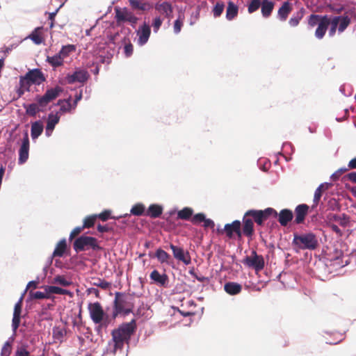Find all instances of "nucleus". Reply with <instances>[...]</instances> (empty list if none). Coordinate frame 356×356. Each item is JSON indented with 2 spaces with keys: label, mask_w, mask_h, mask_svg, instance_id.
Listing matches in <instances>:
<instances>
[{
  "label": "nucleus",
  "mask_w": 356,
  "mask_h": 356,
  "mask_svg": "<svg viewBox=\"0 0 356 356\" xmlns=\"http://www.w3.org/2000/svg\"><path fill=\"white\" fill-rule=\"evenodd\" d=\"M136 328V321L133 319L114 329L111 332L112 339L108 341L106 346V353L113 355L122 354V356H127L129 341Z\"/></svg>",
  "instance_id": "obj_1"
},
{
  "label": "nucleus",
  "mask_w": 356,
  "mask_h": 356,
  "mask_svg": "<svg viewBox=\"0 0 356 356\" xmlns=\"http://www.w3.org/2000/svg\"><path fill=\"white\" fill-rule=\"evenodd\" d=\"M292 244L301 250H315L318 245V238L312 232L294 234Z\"/></svg>",
  "instance_id": "obj_2"
},
{
  "label": "nucleus",
  "mask_w": 356,
  "mask_h": 356,
  "mask_svg": "<svg viewBox=\"0 0 356 356\" xmlns=\"http://www.w3.org/2000/svg\"><path fill=\"white\" fill-rule=\"evenodd\" d=\"M73 248L76 253L90 249L95 251L102 249L96 238L86 235L79 236L74 241Z\"/></svg>",
  "instance_id": "obj_3"
},
{
  "label": "nucleus",
  "mask_w": 356,
  "mask_h": 356,
  "mask_svg": "<svg viewBox=\"0 0 356 356\" xmlns=\"http://www.w3.org/2000/svg\"><path fill=\"white\" fill-rule=\"evenodd\" d=\"M114 11L115 19L118 26H120L124 22H129L133 28L136 27L138 18L127 8H121L115 6Z\"/></svg>",
  "instance_id": "obj_4"
},
{
  "label": "nucleus",
  "mask_w": 356,
  "mask_h": 356,
  "mask_svg": "<svg viewBox=\"0 0 356 356\" xmlns=\"http://www.w3.org/2000/svg\"><path fill=\"white\" fill-rule=\"evenodd\" d=\"M245 216H250L252 217L258 225H262L264 222L270 216L277 218V212L273 208L268 207L264 210H248L245 212Z\"/></svg>",
  "instance_id": "obj_5"
},
{
  "label": "nucleus",
  "mask_w": 356,
  "mask_h": 356,
  "mask_svg": "<svg viewBox=\"0 0 356 356\" xmlns=\"http://www.w3.org/2000/svg\"><path fill=\"white\" fill-rule=\"evenodd\" d=\"M62 92V88L58 86L51 88L47 89L42 96L37 95L35 97V101L40 104V106L46 108V106L51 101L56 99Z\"/></svg>",
  "instance_id": "obj_6"
},
{
  "label": "nucleus",
  "mask_w": 356,
  "mask_h": 356,
  "mask_svg": "<svg viewBox=\"0 0 356 356\" xmlns=\"http://www.w3.org/2000/svg\"><path fill=\"white\" fill-rule=\"evenodd\" d=\"M90 77V74L86 70L81 68H76L72 74H67L65 76V80L68 84H73L74 83H79L83 84Z\"/></svg>",
  "instance_id": "obj_7"
},
{
  "label": "nucleus",
  "mask_w": 356,
  "mask_h": 356,
  "mask_svg": "<svg viewBox=\"0 0 356 356\" xmlns=\"http://www.w3.org/2000/svg\"><path fill=\"white\" fill-rule=\"evenodd\" d=\"M243 264L248 267L254 268L256 271H260L264 268V259L262 255L257 254V252L253 250L251 256H247L243 260Z\"/></svg>",
  "instance_id": "obj_8"
},
{
  "label": "nucleus",
  "mask_w": 356,
  "mask_h": 356,
  "mask_svg": "<svg viewBox=\"0 0 356 356\" xmlns=\"http://www.w3.org/2000/svg\"><path fill=\"white\" fill-rule=\"evenodd\" d=\"M88 310L90 318L95 324L102 322L105 313L99 302L89 303Z\"/></svg>",
  "instance_id": "obj_9"
},
{
  "label": "nucleus",
  "mask_w": 356,
  "mask_h": 356,
  "mask_svg": "<svg viewBox=\"0 0 356 356\" xmlns=\"http://www.w3.org/2000/svg\"><path fill=\"white\" fill-rule=\"evenodd\" d=\"M113 304V318H115L120 314L124 313V314H128L131 312L129 309L124 308L125 300L124 298V294L120 292L115 293Z\"/></svg>",
  "instance_id": "obj_10"
},
{
  "label": "nucleus",
  "mask_w": 356,
  "mask_h": 356,
  "mask_svg": "<svg viewBox=\"0 0 356 356\" xmlns=\"http://www.w3.org/2000/svg\"><path fill=\"white\" fill-rule=\"evenodd\" d=\"M154 8L159 15L167 18L168 22H170L173 14V7L170 1H158L154 4Z\"/></svg>",
  "instance_id": "obj_11"
},
{
  "label": "nucleus",
  "mask_w": 356,
  "mask_h": 356,
  "mask_svg": "<svg viewBox=\"0 0 356 356\" xmlns=\"http://www.w3.org/2000/svg\"><path fill=\"white\" fill-rule=\"evenodd\" d=\"M29 138L27 131L24 134L21 146L19 149L18 163L24 164L29 159Z\"/></svg>",
  "instance_id": "obj_12"
},
{
  "label": "nucleus",
  "mask_w": 356,
  "mask_h": 356,
  "mask_svg": "<svg viewBox=\"0 0 356 356\" xmlns=\"http://www.w3.org/2000/svg\"><path fill=\"white\" fill-rule=\"evenodd\" d=\"M22 300L23 295L19 298L18 301L15 303L13 311V316L12 319V330L13 334H15L21 322V314L22 309Z\"/></svg>",
  "instance_id": "obj_13"
},
{
  "label": "nucleus",
  "mask_w": 356,
  "mask_h": 356,
  "mask_svg": "<svg viewBox=\"0 0 356 356\" xmlns=\"http://www.w3.org/2000/svg\"><path fill=\"white\" fill-rule=\"evenodd\" d=\"M22 78H25V80H27V82L30 83L40 85L42 82L45 81V77L42 72L38 69H33L29 70L24 76H21Z\"/></svg>",
  "instance_id": "obj_14"
},
{
  "label": "nucleus",
  "mask_w": 356,
  "mask_h": 356,
  "mask_svg": "<svg viewBox=\"0 0 356 356\" xmlns=\"http://www.w3.org/2000/svg\"><path fill=\"white\" fill-rule=\"evenodd\" d=\"M136 34L138 36L137 44L140 47L145 45L147 42L151 34L149 25L144 22L136 31Z\"/></svg>",
  "instance_id": "obj_15"
},
{
  "label": "nucleus",
  "mask_w": 356,
  "mask_h": 356,
  "mask_svg": "<svg viewBox=\"0 0 356 356\" xmlns=\"http://www.w3.org/2000/svg\"><path fill=\"white\" fill-rule=\"evenodd\" d=\"M170 248L175 259L182 261L185 265H189L191 264V259L188 252H185L182 248L173 244H170Z\"/></svg>",
  "instance_id": "obj_16"
},
{
  "label": "nucleus",
  "mask_w": 356,
  "mask_h": 356,
  "mask_svg": "<svg viewBox=\"0 0 356 356\" xmlns=\"http://www.w3.org/2000/svg\"><path fill=\"white\" fill-rule=\"evenodd\" d=\"M240 220H235L232 223H227L224 227V232L229 238H232L235 233L238 237H241L242 232L241 229Z\"/></svg>",
  "instance_id": "obj_17"
},
{
  "label": "nucleus",
  "mask_w": 356,
  "mask_h": 356,
  "mask_svg": "<svg viewBox=\"0 0 356 356\" xmlns=\"http://www.w3.org/2000/svg\"><path fill=\"white\" fill-rule=\"evenodd\" d=\"M309 206L306 204H298L294 211L295 220L294 222L297 225L304 222L305 218L309 211Z\"/></svg>",
  "instance_id": "obj_18"
},
{
  "label": "nucleus",
  "mask_w": 356,
  "mask_h": 356,
  "mask_svg": "<svg viewBox=\"0 0 356 356\" xmlns=\"http://www.w3.org/2000/svg\"><path fill=\"white\" fill-rule=\"evenodd\" d=\"M330 24V18L327 15H323L322 21L320 22L316 29L315 37L318 40H321L324 37Z\"/></svg>",
  "instance_id": "obj_19"
},
{
  "label": "nucleus",
  "mask_w": 356,
  "mask_h": 356,
  "mask_svg": "<svg viewBox=\"0 0 356 356\" xmlns=\"http://www.w3.org/2000/svg\"><path fill=\"white\" fill-rule=\"evenodd\" d=\"M292 3L289 1H284L281 7L278 9L277 18L281 22H285L289 15L292 11Z\"/></svg>",
  "instance_id": "obj_20"
},
{
  "label": "nucleus",
  "mask_w": 356,
  "mask_h": 356,
  "mask_svg": "<svg viewBox=\"0 0 356 356\" xmlns=\"http://www.w3.org/2000/svg\"><path fill=\"white\" fill-rule=\"evenodd\" d=\"M278 222L282 226H286L293 218V213L289 209H283L277 213Z\"/></svg>",
  "instance_id": "obj_21"
},
{
  "label": "nucleus",
  "mask_w": 356,
  "mask_h": 356,
  "mask_svg": "<svg viewBox=\"0 0 356 356\" xmlns=\"http://www.w3.org/2000/svg\"><path fill=\"white\" fill-rule=\"evenodd\" d=\"M149 277L154 283L161 286H166L169 280L165 273L161 274L157 270H152Z\"/></svg>",
  "instance_id": "obj_22"
},
{
  "label": "nucleus",
  "mask_w": 356,
  "mask_h": 356,
  "mask_svg": "<svg viewBox=\"0 0 356 356\" xmlns=\"http://www.w3.org/2000/svg\"><path fill=\"white\" fill-rule=\"evenodd\" d=\"M224 290L230 296H236L241 292L242 285L234 282H227L224 285Z\"/></svg>",
  "instance_id": "obj_23"
},
{
  "label": "nucleus",
  "mask_w": 356,
  "mask_h": 356,
  "mask_svg": "<svg viewBox=\"0 0 356 356\" xmlns=\"http://www.w3.org/2000/svg\"><path fill=\"white\" fill-rule=\"evenodd\" d=\"M131 8L134 10L147 11L152 8V5L142 0H129Z\"/></svg>",
  "instance_id": "obj_24"
},
{
  "label": "nucleus",
  "mask_w": 356,
  "mask_h": 356,
  "mask_svg": "<svg viewBox=\"0 0 356 356\" xmlns=\"http://www.w3.org/2000/svg\"><path fill=\"white\" fill-rule=\"evenodd\" d=\"M249 216L244 215L243 218V226L241 232L246 236L251 237L254 233V223L251 218H248Z\"/></svg>",
  "instance_id": "obj_25"
},
{
  "label": "nucleus",
  "mask_w": 356,
  "mask_h": 356,
  "mask_svg": "<svg viewBox=\"0 0 356 356\" xmlns=\"http://www.w3.org/2000/svg\"><path fill=\"white\" fill-rule=\"evenodd\" d=\"M163 207L158 204H152L146 211L145 215L152 218H157L161 216Z\"/></svg>",
  "instance_id": "obj_26"
},
{
  "label": "nucleus",
  "mask_w": 356,
  "mask_h": 356,
  "mask_svg": "<svg viewBox=\"0 0 356 356\" xmlns=\"http://www.w3.org/2000/svg\"><path fill=\"white\" fill-rule=\"evenodd\" d=\"M44 126L40 120L31 123V136L33 140H36L42 133Z\"/></svg>",
  "instance_id": "obj_27"
},
{
  "label": "nucleus",
  "mask_w": 356,
  "mask_h": 356,
  "mask_svg": "<svg viewBox=\"0 0 356 356\" xmlns=\"http://www.w3.org/2000/svg\"><path fill=\"white\" fill-rule=\"evenodd\" d=\"M24 108L26 110V113L30 116H35L39 112H43L45 107L40 106L39 103H31L29 104H24Z\"/></svg>",
  "instance_id": "obj_28"
},
{
  "label": "nucleus",
  "mask_w": 356,
  "mask_h": 356,
  "mask_svg": "<svg viewBox=\"0 0 356 356\" xmlns=\"http://www.w3.org/2000/svg\"><path fill=\"white\" fill-rule=\"evenodd\" d=\"M305 13V9L302 7L300 9L294 13L289 20V24L291 27H296L300 20L303 18Z\"/></svg>",
  "instance_id": "obj_29"
},
{
  "label": "nucleus",
  "mask_w": 356,
  "mask_h": 356,
  "mask_svg": "<svg viewBox=\"0 0 356 356\" xmlns=\"http://www.w3.org/2000/svg\"><path fill=\"white\" fill-rule=\"evenodd\" d=\"M332 186V184L328 182H325L323 184H321L316 189L314 192V207L318 205L319 200L322 196V193L323 191L327 190L330 186Z\"/></svg>",
  "instance_id": "obj_30"
},
{
  "label": "nucleus",
  "mask_w": 356,
  "mask_h": 356,
  "mask_svg": "<svg viewBox=\"0 0 356 356\" xmlns=\"http://www.w3.org/2000/svg\"><path fill=\"white\" fill-rule=\"evenodd\" d=\"M238 6L232 1L227 3L226 10V19L229 21L234 19L238 15Z\"/></svg>",
  "instance_id": "obj_31"
},
{
  "label": "nucleus",
  "mask_w": 356,
  "mask_h": 356,
  "mask_svg": "<svg viewBox=\"0 0 356 356\" xmlns=\"http://www.w3.org/2000/svg\"><path fill=\"white\" fill-rule=\"evenodd\" d=\"M275 3L269 0H263V3L261 6V15L264 18H268L270 16Z\"/></svg>",
  "instance_id": "obj_32"
},
{
  "label": "nucleus",
  "mask_w": 356,
  "mask_h": 356,
  "mask_svg": "<svg viewBox=\"0 0 356 356\" xmlns=\"http://www.w3.org/2000/svg\"><path fill=\"white\" fill-rule=\"evenodd\" d=\"M67 248V241L65 238L61 239L57 244L56 248L54 249L52 257H63L65 251Z\"/></svg>",
  "instance_id": "obj_33"
},
{
  "label": "nucleus",
  "mask_w": 356,
  "mask_h": 356,
  "mask_svg": "<svg viewBox=\"0 0 356 356\" xmlns=\"http://www.w3.org/2000/svg\"><path fill=\"white\" fill-rule=\"evenodd\" d=\"M46 61L54 68L63 65L64 60L57 53L53 56H47Z\"/></svg>",
  "instance_id": "obj_34"
},
{
  "label": "nucleus",
  "mask_w": 356,
  "mask_h": 356,
  "mask_svg": "<svg viewBox=\"0 0 356 356\" xmlns=\"http://www.w3.org/2000/svg\"><path fill=\"white\" fill-rule=\"evenodd\" d=\"M155 257L161 264H169V259H171L170 255L161 248L156 250Z\"/></svg>",
  "instance_id": "obj_35"
},
{
  "label": "nucleus",
  "mask_w": 356,
  "mask_h": 356,
  "mask_svg": "<svg viewBox=\"0 0 356 356\" xmlns=\"http://www.w3.org/2000/svg\"><path fill=\"white\" fill-rule=\"evenodd\" d=\"M193 209L191 207H184L177 212V218L184 220H188L192 218Z\"/></svg>",
  "instance_id": "obj_36"
},
{
  "label": "nucleus",
  "mask_w": 356,
  "mask_h": 356,
  "mask_svg": "<svg viewBox=\"0 0 356 356\" xmlns=\"http://www.w3.org/2000/svg\"><path fill=\"white\" fill-rule=\"evenodd\" d=\"M60 115L59 113H49L47 116V122L46 127H48L52 129H54L56 125L60 121Z\"/></svg>",
  "instance_id": "obj_37"
},
{
  "label": "nucleus",
  "mask_w": 356,
  "mask_h": 356,
  "mask_svg": "<svg viewBox=\"0 0 356 356\" xmlns=\"http://www.w3.org/2000/svg\"><path fill=\"white\" fill-rule=\"evenodd\" d=\"M30 86L31 85L27 82V80H25V78H22L20 76L19 87L16 90L18 97H21L26 91H29Z\"/></svg>",
  "instance_id": "obj_38"
},
{
  "label": "nucleus",
  "mask_w": 356,
  "mask_h": 356,
  "mask_svg": "<svg viewBox=\"0 0 356 356\" xmlns=\"http://www.w3.org/2000/svg\"><path fill=\"white\" fill-rule=\"evenodd\" d=\"M65 334V331L63 328L55 326L52 329V337L55 341L62 342Z\"/></svg>",
  "instance_id": "obj_39"
},
{
  "label": "nucleus",
  "mask_w": 356,
  "mask_h": 356,
  "mask_svg": "<svg viewBox=\"0 0 356 356\" xmlns=\"http://www.w3.org/2000/svg\"><path fill=\"white\" fill-rule=\"evenodd\" d=\"M43 29L42 26L35 28L32 33L29 35L30 38L35 44H40L43 42V38L39 35L38 32Z\"/></svg>",
  "instance_id": "obj_40"
},
{
  "label": "nucleus",
  "mask_w": 356,
  "mask_h": 356,
  "mask_svg": "<svg viewBox=\"0 0 356 356\" xmlns=\"http://www.w3.org/2000/svg\"><path fill=\"white\" fill-rule=\"evenodd\" d=\"M341 18H339L338 31L339 33L343 32L346 28L350 24L351 19L348 15H340Z\"/></svg>",
  "instance_id": "obj_41"
},
{
  "label": "nucleus",
  "mask_w": 356,
  "mask_h": 356,
  "mask_svg": "<svg viewBox=\"0 0 356 356\" xmlns=\"http://www.w3.org/2000/svg\"><path fill=\"white\" fill-rule=\"evenodd\" d=\"M75 49L76 47L74 44L63 45L58 54L64 60L66 57H67L70 55V53L75 51Z\"/></svg>",
  "instance_id": "obj_42"
},
{
  "label": "nucleus",
  "mask_w": 356,
  "mask_h": 356,
  "mask_svg": "<svg viewBox=\"0 0 356 356\" xmlns=\"http://www.w3.org/2000/svg\"><path fill=\"white\" fill-rule=\"evenodd\" d=\"M145 205L142 203H138L132 207V208L130 210V213L132 215H134L136 216H140L145 213Z\"/></svg>",
  "instance_id": "obj_43"
},
{
  "label": "nucleus",
  "mask_w": 356,
  "mask_h": 356,
  "mask_svg": "<svg viewBox=\"0 0 356 356\" xmlns=\"http://www.w3.org/2000/svg\"><path fill=\"white\" fill-rule=\"evenodd\" d=\"M339 18L341 16H335L332 19H330V29L329 30V36L333 37L336 33L337 29H338V24L339 22Z\"/></svg>",
  "instance_id": "obj_44"
},
{
  "label": "nucleus",
  "mask_w": 356,
  "mask_h": 356,
  "mask_svg": "<svg viewBox=\"0 0 356 356\" xmlns=\"http://www.w3.org/2000/svg\"><path fill=\"white\" fill-rule=\"evenodd\" d=\"M224 9L225 3L221 1H218L212 10L213 17L216 18L219 17L222 15Z\"/></svg>",
  "instance_id": "obj_45"
},
{
  "label": "nucleus",
  "mask_w": 356,
  "mask_h": 356,
  "mask_svg": "<svg viewBox=\"0 0 356 356\" xmlns=\"http://www.w3.org/2000/svg\"><path fill=\"white\" fill-rule=\"evenodd\" d=\"M323 15L312 14L308 17V24L309 26L314 27L318 25L320 22L322 21Z\"/></svg>",
  "instance_id": "obj_46"
},
{
  "label": "nucleus",
  "mask_w": 356,
  "mask_h": 356,
  "mask_svg": "<svg viewBox=\"0 0 356 356\" xmlns=\"http://www.w3.org/2000/svg\"><path fill=\"white\" fill-rule=\"evenodd\" d=\"M263 3V0H251L248 4V10L249 13H252L257 10Z\"/></svg>",
  "instance_id": "obj_47"
},
{
  "label": "nucleus",
  "mask_w": 356,
  "mask_h": 356,
  "mask_svg": "<svg viewBox=\"0 0 356 356\" xmlns=\"http://www.w3.org/2000/svg\"><path fill=\"white\" fill-rule=\"evenodd\" d=\"M54 283L60 284L63 286H68L72 284V282L66 280L63 275H56L54 278Z\"/></svg>",
  "instance_id": "obj_48"
},
{
  "label": "nucleus",
  "mask_w": 356,
  "mask_h": 356,
  "mask_svg": "<svg viewBox=\"0 0 356 356\" xmlns=\"http://www.w3.org/2000/svg\"><path fill=\"white\" fill-rule=\"evenodd\" d=\"M92 285L95 286L100 287L102 289L106 290L111 286V284L110 282L106 281L105 280L99 278V279H97L92 283Z\"/></svg>",
  "instance_id": "obj_49"
},
{
  "label": "nucleus",
  "mask_w": 356,
  "mask_h": 356,
  "mask_svg": "<svg viewBox=\"0 0 356 356\" xmlns=\"http://www.w3.org/2000/svg\"><path fill=\"white\" fill-rule=\"evenodd\" d=\"M333 218L334 220L339 221L340 225L343 227H346L349 220V217L345 213L341 215H334Z\"/></svg>",
  "instance_id": "obj_50"
},
{
  "label": "nucleus",
  "mask_w": 356,
  "mask_h": 356,
  "mask_svg": "<svg viewBox=\"0 0 356 356\" xmlns=\"http://www.w3.org/2000/svg\"><path fill=\"white\" fill-rule=\"evenodd\" d=\"M97 218V215H92V216H88L86 217L83 220V226L84 227V228L85 227L89 228V227H92L94 225L95 222Z\"/></svg>",
  "instance_id": "obj_51"
},
{
  "label": "nucleus",
  "mask_w": 356,
  "mask_h": 356,
  "mask_svg": "<svg viewBox=\"0 0 356 356\" xmlns=\"http://www.w3.org/2000/svg\"><path fill=\"white\" fill-rule=\"evenodd\" d=\"M126 40H127V37H124L123 41L124 42H125ZM127 40H129V38H127ZM133 50H134V47H133L132 44L130 42V41H129L128 43H125L124 47V53L126 57L131 56L133 54Z\"/></svg>",
  "instance_id": "obj_52"
},
{
  "label": "nucleus",
  "mask_w": 356,
  "mask_h": 356,
  "mask_svg": "<svg viewBox=\"0 0 356 356\" xmlns=\"http://www.w3.org/2000/svg\"><path fill=\"white\" fill-rule=\"evenodd\" d=\"M205 217L206 215L204 213H198L193 215L191 221L193 225H197L202 222L203 220H204Z\"/></svg>",
  "instance_id": "obj_53"
},
{
  "label": "nucleus",
  "mask_w": 356,
  "mask_h": 356,
  "mask_svg": "<svg viewBox=\"0 0 356 356\" xmlns=\"http://www.w3.org/2000/svg\"><path fill=\"white\" fill-rule=\"evenodd\" d=\"M163 23V19H161V16H156L152 21V26L153 27V31L155 33H156L160 27L161 26Z\"/></svg>",
  "instance_id": "obj_54"
},
{
  "label": "nucleus",
  "mask_w": 356,
  "mask_h": 356,
  "mask_svg": "<svg viewBox=\"0 0 356 356\" xmlns=\"http://www.w3.org/2000/svg\"><path fill=\"white\" fill-rule=\"evenodd\" d=\"M182 26H183V19L181 17V15H179L178 17V18L174 22V26H173L174 33L176 35L179 34L181 30Z\"/></svg>",
  "instance_id": "obj_55"
},
{
  "label": "nucleus",
  "mask_w": 356,
  "mask_h": 356,
  "mask_svg": "<svg viewBox=\"0 0 356 356\" xmlns=\"http://www.w3.org/2000/svg\"><path fill=\"white\" fill-rule=\"evenodd\" d=\"M257 165L263 171H267L270 166V162L266 159H259L257 161Z\"/></svg>",
  "instance_id": "obj_56"
},
{
  "label": "nucleus",
  "mask_w": 356,
  "mask_h": 356,
  "mask_svg": "<svg viewBox=\"0 0 356 356\" xmlns=\"http://www.w3.org/2000/svg\"><path fill=\"white\" fill-rule=\"evenodd\" d=\"M10 353H11V343L9 341H7L5 342V343L3 344V346L1 348V356H9L10 355Z\"/></svg>",
  "instance_id": "obj_57"
},
{
  "label": "nucleus",
  "mask_w": 356,
  "mask_h": 356,
  "mask_svg": "<svg viewBox=\"0 0 356 356\" xmlns=\"http://www.w3.org/2000/svg\"><path fill=\"white\" fill-rule=\"evenodd\" d=\"M73 109V106L72 103H67L62 104L60 107V109L56 113H59V115L60 116L62 114L65 113H70Z\"/></svg>",
  "instance_id": "obj_58"
},
{
  "label": "nucleus",
  "mask_w": 356,
  "mask_h": 356,
  "mask_svg": "<svg viewBox=\"0 0 356 356\" xmlns=\"http://www.w3.org/2000/svg\"><path fill=\"white\" fill-rule=\"evenodd\" d=\"M62 288L56 286H46L44 288L47 293H54V294H61Z\"/></svg>",
  "instance_id": "obj_59"
},
{
  "label": "nucleus",
  "mask_w": 356,
  "mask_h": 356,
  "mask_svg": "<svg viewBox=\"0 0 356 356\" xmlns=\"http://www.w3.org/2000/svg\"><path fill=\"white\" fill-rule=\"evenodd\" d=\"M15 356H30V353L26 350V346L22 345L15 351Z\"/></svg>",
  "instance_id": "obj_60"
},
{
  "label": "nucleus",
  "mask_w": 356,
  "mask_h": 356,
  "mask_svg": "<svg viewBox=\"0 0 356 356\" xmlns=\"http://www.w3.org/2000/svg\"><path fill=\"white\" fill-rule=\"evenodd\" d=\"M31 296L34 299H44L48 298L49 295L47 293V292H42V291H35V292H31L30 293Z\"/></svg>",
  "instance_id": "obj_61"
},
{
  "label": "nucleus",
  "mask_w": 356,
  "mask_h": 356,
  "mask_svg": "<svg viewBox=\"0 0 356 356\" xmlns=\"http://www.w3.org/2000/svg\"><path fill=\"white\" fill-rule=\"evenodd\" d=\"M348 170V168H339L338 170H337L335 172H334L333 174H332V175L330 176V178L333 180V181H335L337 179H338L340 177V175L343 173V172H345L346 171Z\"/></svg>",
  "instance_id": "obj_62"
},
{
  "label": "nucleus",
  "mask_w": 356,
  "mask_h": 356,
  "mask_svg": "<svg viewBox=\"0 0 356 356\" xmlns=\"http://www.w3.org/2000/svg\"><path fill=\"white\" fill-rule=\"evenodd\" d=\"M204 224H203V227L204 228H211V229H213L214 227H215V223H214V221L210 218H207L205 217V219L204 220H203L202 222Z\"/></svg>",
  "instance_id": "obj_63"
},
{
  "label": "nucleus",
  "mask_w": 356,
  "mask_h": 356,
  "mask_svg": "<svg viewBox=\"0 0 356 356\" xmlns=\"http://www.w3.org/2000/svg\"><path fill=\"white\" fill-rule=\"evenodd\" d=\"M111 215V211L109 210H105L101 213L97 215V218L101 219L102 221H106Z\"/></svg>",
  "instance_id": "obj_64"
}]
</instances>
